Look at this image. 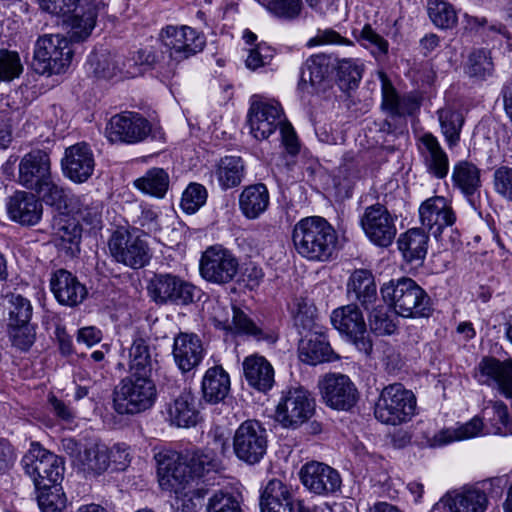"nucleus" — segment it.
Masks as SVG:
<instances>
[{
	"label": "nucleus",
	"mask_w": 512,
	"mask_h": 512,
	"mask_svg": "<svg viewBox=\"0 0 512 512\" xmlns=\"http://www.w3.org/2000/svg\"><path fill=\"white\" fill-rule=\"evenodd\" d=\"M157 397L156 385L149 376L130 375L113 391V408L119 415H134L150 409Z\"/></svg>",
	"instance_id": "39448f33"
},
{
	"label": "nucleus",
	"mask_w": 512,
	"mask_h": 512,
	"mask_svg": "<svg viewBox=\"0 0 512 512\" xmlns=\"http://www.w3.org/2000/svg\"><path fill=\"white\" fill-rule=\"evenodd\" d=\"M206 512H242V509L233 493L219 490L208 499Z\"/></svg>",
	"instance_id": "e2e57ef3"
},
{
	"label": "nucleus",
	"mask_w": 512,
	"mask_h": 512,
	"mask_svg": "<svg viewBox=\"0 0 512 512\" xmlns=\"http://www.w3.org/2000/svg\"><path fill=\"white\" fill-rule=\"evenodd\" d=\"M382 300L404 318H428L433 303L427 292L412 278L390 280L380 287Z\"/></svg>",
	"instance_id": "20e7f679"
},
{
	"label": "nucleus",
	"mask_w": 512,
	"mask_h": 512,
	"mask_svg": "<svg viewBox=\"0 0 512 512\" xmlns=\"http://www.w3.org/2000/svg\"><path fill=\"white\" fill-rule=\"evenodd\" d=\"M428 14L433 24L440 29H453L458 23L454 6L446 0H430Z\"/></svg>",
	"instance_id": "4d7b16f0"
},
{
	"label": "nucleus",
	"mask_w": 512,
	"mask_h": 512,
	"mask_svg": "<svg viewBox=\"0 0 512 512\" xmlns=\"http://www.w3.org/2000/svg\"><path fill=\"white\" fill-rule=\"evenodd\" d=\"M465 71L471 78L486 80L494 72V64L489 50L481 48L473 50L468 57Z\"/></svg>",
	"instance_id": "6e6d98bb"
},
{
	"label": "nucleus",
	"mask_w": 512,
	"mask_h": 512,
	"mask_svg": "<svg viewBox=\"0 0 512 512\" xmlns=\"http://www.w3.org/2000/svg\"><path fill=\"white\" fill-rule=\"evenodd\" d=\"M152 130L150 122L136 112H122L111 117L106 136L112 143L137 144L143 142Z\"/></svg>",
	"instance_id": "a211bd4d"
},
{
	"label": "nucleus",
	"mask_w": 512,
	"mask_h": 512,
	"mask_svg": "<svg viewBox=\"0 0 512 512\" xmlns=\"http://www.w3.org/2000/svg\"><path fill=\"white\" fill-rule=\"evenodd\" d=\"M302 484L316 495L327 496L338 492L342 479L334 468L321 462L306 463L300 470Z\"/></svg>",
	"instance_id": "393cba45"
},
{
	"label": "nucleus",
	"mask_w": 512,
	"mask_h": 512,
	"mask_svg": "<svg viewBox=\"0 0 512 512\" xmlns=\"http://www.w3.org/2000/svg\"><path fill=\"white\" fill-rule=\"evenodd\" d=\"M292 241L301 257L314 262H327L336 251L338 235L325 218L310 216L295 224Z\"/></svg>",
	"instance_id": "7ed1b4c3"
},
{
	"label": "nucleus",
	"mask_w": 512,
	"mask_h": 512,
	"mask_svg": "<svg viewBox=\"0 0 512 512\" xmlns=\"http://www.w3.org/2000/svg\"><path fill=\"white\" fill-rule=\"evenodd\" d=\"M244 175L245 165L240 156L222 157L216 165L215 176L223 190L239 186Z\"/></svg>",
	"instance_id": "a18cd8bd"
},
{
	"label": "nucleus",
	"mask_w": 512,
	"mask_h": 512,
	"mask_svg": "<svg viewBox=\"0 0 512 512\" xmlns=\"http://www.w3.org/2000/svg\"><path fill=\"white\" fill-rule=\"evenodd\" d=\"M416 406L413 392L401 383H393L382 389L374 407V415L381 423L400 425L412 419Z\"/></svg>",
	"instance_id": "0eeeda50"
},
{
	"label": "nucleus",
	"mask_w": 512,
	"mask_h": 512,
	"mask_svg": "<svg viewBox=\"0 0 512 512\" xmlns=\"http://www.w3.org/2000/svg\"><path fill=\"white\" fill-rule=\"evenodd\" d=\"M174 360L182 372H189L198 366L204 356L200 338L193 333H179L173 343Z\"/></svg>",
	"instance_id": "2f4dec72"
},
{
	"label": "nucleus",
	"mask_w": 512,
	"mask_h": 512,
	"mask_svg": "<svg viewBox=\"0 0 512 512\" xmlns=\"http://www.w3.org/2000/svg\"><path fill=\"white\" fill-rule=\"evenodd\" d=\"M75 465L86 474H102L109 467L108 448L99 444L84 447Z\"/></svg>",
	"instance_id": "de8ad7c7"
},
{
	"label": "nucleus",
	"mask_w": 512,
	"mask_h": 512,
	"mask_svg": "<svg viewBox=\"0 0 512 512\" xmlns=\"http://www.w3.org/2000/svg\"><path fill=\"white\" fill-rule=\"evenodd\" d=\"M133 185L145 195L162 199L169 190L170 177L165 169L152 167L144 175L135 179Z\"/></svg>",
	"instance_id": "37998d69"
},
{
	"label": "nucleus",
	"mask_w": 512,
	"mask_h": 512,
	"mask_svg": "<svg viewBox=\"0 0 512 512\" xmlns=\"http://www.w3.org/2000/svg\"><path fill=\"white\" fill-rule=\"evenodd\" d=\"M315 401L302 386L282 391L275 411V419L284 428L296 429L314 414Z\"/></svg>",
	"instance_id": "4468645a"
},
{
	"label": "nucleus",
	"mask_w": 512,
	"mask_h": 512,
	"mask_svg": "<svg viewBox=\"0 0 512 512\" xmlns=\"http://www.w3.org/2000/svg\"><path fill=\"white\" fill-rule=\"evenodd\" d=\"M147 294L159 306H187L195 301L198 289L179 275L154 273L147 282Z\"/></svg>",
	"instance_id": "f8f14e48"
},
{
	"label": "nucleus",
	"mask_w": 512,
	"mask_h": 512,
	"mask_svg": "<svg viewBox=\"0 0 512 512\" xmlns=\"http://www.w3.org/2000/svg\"><path fill=\"white\" fill-rule=\"evenodd\" d=\"M360 178L359 163L351 153L343 157L342 163L333 178L338 193L344 197H351L355 182Z\"/></svg>",
	"instance_id": "3c124183"
},
{
	"label": "nucleus",
	"mask_w": 512,
	"mask_h": 512,
	"mask_svg": "<svg viewBox=\"0 0 512 512\" xmlns=\"http://www.w3.org/2000/svg\"><path fill=\"white\" fill-rule=\"evenodd\" d=\"M178 389L177 380L170 377H166V382L160 385L161 392L171 396L163 406L162 415L170 426L195 427L201 418L197 397L188 389L180 391L179 395L175 396L174 393Z\"/></svg>",
	"instance_id": "9b49d317"
},
{
	"label": "nucleus",
	"mask_w": 512,
	"mask_h": 512,
	"mask_svg": "<svg viewBox=\"0 0 512 512\" xmlns=\"http://www.w3.org/2000/svg\"><path fill=\"white\" fill-rule=\"evenodd\" d=\"M201 390L206 402H222L230 392L229 374L219 365L209 368L203 376Z\"/></svg>",
	"instance_id": "ea45409f"
},
{
	"label": "nucleus",
	"mask_w": 512,
	"mask_h": 512,
	"mask_svg": "<svg viewBox=\"0 0 512 512\" xmlns=\"http://www.w3.org/2000/svg\"><path fill=\"white\" fill-rule=\"evenodd\" d=\"M357 39L364 47L371 49L375 56H383L388 53V41L378 34L370 24L363 26Z\"/></svg>",
	"instance_id": "0e129e2a"
},
{
	"label": "nucleus",
	"mask_w": 512,
	"mask_h": 512,
	"mask_svg": "<svg viewBox=\"0 0 512 512\" xmlns=\"http://www.w3.org/2000/svg\"><path fill=\"white\" fill-rule=\"evenodd\" d=\"M61 168L63 175L74 183L88 181L95 169V157L91 147L85 142L67 147L61 160Z\"/></svg>",
	"instance_id": "5701e85b"
},
{
	"label": "nucleus",
	"mask_w": 512,
	"mask_h": 512,
	"mask_svg": "<svg viewBox=\"0 0 512 512\" xmlns=\"http://www.w3.org/2000/svg\"><path fill=\"white\" fill-rule=\"evenodd\" d=\"M298 357L301 362L312 366L338 359L328 336L323 332L311 331L300 339Z\"/></svg>",
	"instance_id": "c85d7f7f"
},
{
	"label": "nucleus",
	"mask_w": 512,
	"mask_h": 512,
	"mask_svg": "<svg viewBox=\"0 0 512 512\" xmlns=\"http://www.w3.org/2000/svg\"><path fill=\"white\" fill-rule=\"evenodd\" d=\"M89 72L98 79H112L122 74L119 58L110 53H92L87 60Z\"/></svg>",
	"instance_id": "864d4df0"
},
{
	"label": "nucleus",
	"mask_w": 512,
	"mask_h": 512,
	"mask_svg": "<svg viewBox=\"0 0 512 512\" xmlns=\"http://www.w3.org/2000/svg\"><path fill=\"white\" fill-rule=\"evenodd\" d=\"M269 203V191L263 183L246 186L239 196V208L250 220L259 218L268 209Z\"/></svg>",
	"instance_id": "58836bf2"
},
{
	"label": "nucleus",
	"mask_w": 512,
	"mask_h": 512,
	"mask_svg": "<svg viewBox=\"0 0 512 512\" xmlns=\"http://www.w3.org/2000/svg\"><path fill=\"white\" fill-rule=\"evenodd\" d=\"M398 313L388 304L374 305L368 311V323L371 332L379 336H389L398 328Z\"/></svg>",
	"instance_id": "49530a36"
},
{
	"label": "nucleus",
	"mask_w": 512,
	"mask_h": 512,
	"mask_svg": "<svg viewBox=\"0 0 512 512\" xmlns=\"http://www.w3.org/2000/svg\"><path fill=\"white\" fill-rule=\"evenodd\" d=\"M217 327L231 333L252 337L256 341H265L269 344H274L278 339L274 331L257 326L244 311L237 307H233L232 324L227 321L219 322Z\"/></svg>",
	"instance_id": "c9c22d12"
},
{
	"label": "nucleus",
	"mask_w": 512,
	"mask_h": 512,
	"mask_svg": "<svg viewBox=\"0 0 512 512\" xmlns=\"http://www.w3.org/2000/svg\"><path fill=\"white\" fill-rule=\"evenodd\" d=\"M493 187L501 197L512 201V167L501 166L494 171Z\"/></svg>",
	"instance_id": "338daca9"
},
{
	"label": "nucleus",
	"mask_w": 512,
	"mask_h": 512,
	"mask_svg": "<svg viewBox=\"0 0 512 512\" xmlns=\"http://www.w3.org/2000/svg\"><path fill=\"white\" fill-rule=\"evenodd\" d=\"M398 248L407 262H422L428 251L429 233L422 227H415L402 233Z\"/></svg>",
	"instance_id": "a19ab883"
},
{
	"label": "nucleus",
	"mask_w": 512,
	"mask_h": 512,
	"mask_svg": "<svg viewBox=\"0 0 512 512\" xmlns=\"http://www.w3.org/2000/svg\"><path fill=\"white\" fill-rule=\"evenodd\" d=\"M347 296L358 306L369 311L378 302L377 285L371 270L359 268L352 271L346 284Z\"/></svg>",
	"instance_id": "cd10ccee"
},
{
	"label": "nucleus",
	"mask_w": 512,
	"mask_h": 512,
	"mask_svg": "<svg viewBox=\"0 0 512 512\" xmlns=\"http://www.w3.org/2000/svg\"><path fill=\"white\" fill-rule=\"evenodd\" d=\"M23 64L17 51L0 49V81L10 82L23 72Z\"/></svg>",
	"instance_id": "bf43d9fd"
},
{
	"label": "nucleus",
	"mask_w": 512,
	"mask_h": 512,
	"mask_svg": "<svg viewBox=\"0 0 512 512\" xmlns=\"http://www.w3.org/2000/svg\"><path fill=\"white\" fill-rule=\"evenodd\" d=\"M207 190L199 183H190L184 190L180 206L187 214H194L207 201Z\"/></svg>",
	"instance_id": "680f3d73"
},
{
	"label": "nucleus",
	"mask_w": 512,
	"mask_h": 512,
	"mask_svg": "<svg viewBox=\"0 0 512 512\" xmlns=\"http://www.w3.org/2000/svg\"><path fill=\"white\" fill-rule=\"evenodd\" d=\"M36 195L31 191H16L10 196L7 202L9 218L21 226L37 225L43 214V200Z\"/></svg>",
	"instance_id": "a878e982"
},
{
	"label": "nucleus",
	"mask_w": 512,
	"mask_h": 512,
	"mask_svg": "<svg viewBox=\"0 0 512 512\" xmlns=\"http://www.w3.org/2000/svg\"><path fill=\"white\" fill-rule=\"evenodd\" d=\"M51 166L50 154L42 149H34L20 159L17 182L40 196L47 205L61 210L67 206V196L57 183Z\"/></svg>",
	"instance_id": "f03ea898"
},
{
	"label": "nucleus",
	"mask_w": 512,
	"mask_h": 512,
	"mask_svg": "<svg viewBox=\"0 0 512 512\" xmlns=\"http://www.w3.org/2000/svg\"><path fill=\"white\" fill-rule=\"evenodd\" d=\"M436 113L441 133L448 148L456 147L460 142L461 131L465 123L462 111L451 106H445L438 109Z\"/></svg>",
	"instance_id": "c03bdc74"
},
{
	"label": "nucleus",
	"mask_w": 512,
	"mask_h": 512,
	"mask_svg": "<svg viewBox=\"0 0 512 512\" xmlns=\"http://www.w3.org/2000/svg\"><path fill=\"white\" fill-rule=\"evenodd\" d=\"M239 271L238 258L222 245L205 249L199 261L201 277L209 283L225 285L234 280Z\"/></svg>",
	"instance_id": "2eb2a0df"
},
{
	"label": "nucleus",
	"mask_w": 512,
	"mask_h": 512,
	"mask_svg": "<svg viewBox=\"0 0 512 512\" xmlns=\"http://www.w3.org/2000/svg\"><path fill=\"white\" fill-rule=\"evenodd\" d=\"M157 476L163 490L204 498L216 478V462L210 452L195 450L185 455L172 450L155 454Z\"/></svg>",
	"instance_id": "f257e3e1"
},
{
	"label": "nucleus",
	"mask_w": 512,
	"mask_h": 512,
	"mask_svg": "<svg viewBox=\"0 0 512 512\" xmlns=\"http://www.w3.org/2000/svg\"><path fill=\"white\" fill-rule=\"evenodd\" d=\"M50 289L58 303L68 307L78 306L88 294L85 285L66 269H58L52 273Z\"/></svg>",
	"instance_id": "bb28decb"
},
{
	"label": "nucleus",
	"mask_w": 512,
	"mask_h": 512,
	"mask_svg": "<svg viewBox=\"0 0 512 512\" xmlns=\"http://www.w3.org/2000/svg\"><path fill=\"white\" fill-rule=\"evenodd\" d=\"M128 368L130 375L151 377L154 363V348L150 345L149 339L140 335L133 336L132 343L128 349Z\"/></svg>",
	"instance_id": "e433bc0d"
},
{
	"label": "nucleus",
	"mask_w": 512,
	"mask_h": 512,
	"mask_svg": "<svg viewBox=\"0 0 512 512\" xmlns=\"http://www.w3.org/2000/svg\"><path fill=\"white\" fill-rule=\"evenodd\" d=\"M331 70V58L325 54L310 56L301 66L298 88L309 91V88L317 91L328 77Z\"/></svg>",
	"instance_id": "f704fd0d"
},
{
	"label": "nucleus",
	"mask_w": 512,
	"mask_h": 512,
	"mask_svg": "<svg viewBox=\"0 0 512 512\" xmlns=\"http://www.w3.org/2000/svg\"><path fill=\"white\" fill-rule=\"evenodd\" d=\"M396 220L397 216L386 206L375 203L364 209L359 223L370 242L379 247H388L397 234Z\"/></svg>",
	"instance_id": "dca6fc26"
},
{
	"label": "nucleus",
	"mask_w": 512,
	"mask_h": 512,
	"mask_svg": "<svg viewBox=\"0 0 512 512\" xmlns=\"http://www.w3.org/2000/svg\"><path fill=\"white\" fill-rule=\"evenodd\" d=\"M296 503L292 487L279 479H271L260 496L261 512H295Z\"/></svg>",
	"instance_id": "c756f323"
},
{
	"label": "nucleus",
	"mask_w": 512,
	"mask_h": 512,
	"mask_svg": "<svg viewBox=\"0 0 512 512\" xmlns=\"http://www.w3.org/2000/svg\"><path fill=\"white\" fill-rule=\"evenodd\" d=\"M476 377L482 384H497L506 398H512V362L508 367L494 357H484L477 366Z\"/></svg>",
	"instance_id": "473e14b6"
},
{
	"label": "nucleus",
	"mask_w": 512,
	"mask_h": 512,
	"mask_svg": "<svg viewBox=\"0 0 512 512\" xmlns=\"http://www.w3.org/2000/svg\"><path fill=\"white\" fill-rule=\"evenodd\" d=\"M72 57L73 51L65 36L45 34L35 43L33 68L41 75L61 74L70 66Z\"/></svg>",
	"instance_id": "6e6552de"
},
{
	"label": "nucleus",
	"mask_w": 512,
	"mask_h": 512,
	"mask_svg": "<svg viewBox=\"0 0 512 512\" xmlns=\"http://www.w3.org/2000/svg\"><path fill=\"white\" fill-rule=\"evenodd\" d=\"M483 428V422L480 418L474 417L470 421L462 424L455 429H445L433 437V446H442L453 441L470 439L478 436Z\"/></svg>",
	"instance_id": "5fc2aeb1"
},
{
	"label": "nucleus",
	"mask_w": 512,
	"mask_h": 512,
	"mask_svg": "<svg viewBox=\"0 0 512 512\" xmlns=\"http://www.w3.org/2000/svg\"><path fill=\"white\" fill-rule=\"evenodd\" d=\"M105 8L103 0H90L78 5L75 10L66 15L64 25L72 42L87 40L96 26L97 18Z\"/></svg>",
	"instance_id": "b1692460"
},
{
	"label": "nucleus",
	"mask_w": 512,
	"mask_h": 512,
	"mask_svg": "<svg viewBox=\"0 0 512 512\" xmlns=\"http://www.w3.org/2000/svg\"><path fill=\"white\" fill-rule=\"evenodd\" d=\"M160 211L154 205L141 202L132 207L129 212V219L132 227L137 228L142 235H149L160 231Z\"/></svg>",
	"instance_id": "09e8293b"
},
{
	"label": "nucleus",
	"mask_w": 512,
	"mask_h": 512,
	"mask_svg": "<svg viewBox=\"0 0 512 512\" xmlns=\"http://www.w3.org/2000/svg\"><path fill=\"white\" fill-rule=\"evenodd\" d=\"M330 319L333 327L358 352L366 358L372 357L373 341L360 306L350 303L338 307L332 311Z\"/></svg>",
	"instance_id": "9d476101"
},
{
	"label": "nucleus",
	"mask_w": 512,
	"mask_h": 512,
	"mask_svg": "<svg viewBox=\"0 0 512 512\" xmlns=\"http://www.w3.org/2000/svg\"><path fill=\"white\" fill-rule=\"evenodd\" d=\"M363 74V65L358 60L347 58L337 62L336 75L338 85L343 91L358 87Z\"/></svg>",
	"instance_id": "13d9d810"
},
{
	"label": "nucleus",
	"mask_w": 512,
	"mask_h": 512,
	"mask_svg": "<svg viewBox=\"0 0 512 512\" xmlns=\"http://www.w3.org/2000/svg\"><path fill=\"white\" fill-rule=\"evenodd\" d=\"M61 484L36 488V500L41 512H63L66 509L67 497Z\"/></svg>",
	"instance_id": "603ef678"
},
{
	"label": "nucleus",
	"mask_w": 512,
	"mask_h": 512,
	"mask_svg": "<svg viewBox=\"0 0 512 512\" xmlns=\"http://www.w3.org/2000/svg\"><path fill=\"white\" fill-rule=\"evenodd\" d=\"M283 111L279 103L263 100L252 101L247 114L251 135L259 141L266 140L283 125Z\"/></svg>",
	"instance_id": "4be33fe9"
},
{
	"label": "nucleus",
	"mask_w": 512,
	"mask_h": 512,
	"mask_svg": "<svg viewBox=\"0 0 512 512\" xmlns=\"http://www.w3.org/2000/svg\"><path fill=\"white\" fill-rule=\"evenodd\" d=\"M448 494L451 495L454 512H485L487 510L488 496L477 484L464 486Z\"/></svg>",
	"instance_id": "79ce46f5"
},
{
	"label": "nucleus",
	"mask_w": 512,
	"mask_h": 512,
	"mask_svg": "<svg viewBox=\"0 0 512 512\" xmlns=\"http://www.w3.org/2000/svg\"><path fill=\"white\" fill-rule=\"evenodd\" d=\"M162 41L170 58L180 62L201 52L206 45L203 33L189 26H167L162 31Z\"/></svg>",
	"instance_id": "6ab92c4d"
},
{
	"label": "nucleus",
	"mask_w": 512,
	"mask_h": 512,
	"mask_svg": "<svg viewBox=\"0 0 512 512\" xmlns=\"http://www.w3.org/2000/svg\"><path fill=\"white\" fill-rule=\"evenodd\" d=\"M111 257L131 269L149 264L152 254L148 242L135 227H117L108 240Z\"/></svg>",
	"instance_id": "423d86ee"
},
{
	"label": "nucleus",
	"mask_w": 512,
	"mask_h": 512,
	"mask_svg": "<svg viewBox=\"0 0 512 512\" xmlns=\"http://www.w3.org/2000/svg\"><path fill=\"white\" fill-rule=\"evenodd\" d=\"M262 5L274 16L288 21L299 18L303 10L302 0H268Z\"/></svg>",
	"instance_id": "052dcab7"
},
{
	"label": "nucleus",
	"mask_w": 512,
	"mask_h": 512,
	"mask_svg": "<svg viewBox=\"0 0 512 512\" xmlns=\"http://www.w3.org/2000/svg\"><path fill=\"white\" fill-rule=\"evenodd\" d=\"M421 227L437 240H443V232L456 222V213L451 203L443 196H432L424 200L418 209Z\"/></svg>",
	"instance_id": "412c9836"
},
{
	"label": "nucleus",
	"mask_w": 512,
	"mask_h": 512,
	"mask_svg": "<svg viewBox=\"0 0 512 512\" xmlns=\"http://www.w3.org/2000/svg\"><path fill=\"white\" fill-rule=\"evenodd\" d=\"M419 153L427 172L437 179H443L449 172V158L439 140L430 132L419 138Z\"/></svg>",
	"instance_id": "7c9ffc66"
},
{
	"label": "nucleus",
	"mask_w": 512,
	"mask_h": 512,
	"mask_svg": "<svg viewBox=\"0 0 512 512\" xmlns=\"http://www.w3.org/2000/svg\"><path fill=\"white\" fill-rule=\"evenodd\" d=\"M453 185L473 204L482 186L481 170L467 160L458 161L452 170Z\"/></svg>",
	"instance_id": "4c0bfd02"
},
{
	"label": "nucleus",
	"mask_w": 512,
	"mask_h": 512,
	"mask_svg": "<svg viewBox=\"0 0 512 512\" xmlns=\"http://www.w3.org/2000/svg\"><path fill=\"white\" fill-rule=\"evenodd\" d=\"M7 334L12 345L27 351L36 339V324L32 322L33 306L29 299L20 294L7 296Z\"/></svg>",
	"instance_id": "1a4fd4ad"
},
{
	"label": "nucleus",
	"mask_w": 512,
	"mask_h": 512,
	"mask_svg": "<svg viewBox=\"0 0 512 512\" xmlns=\"http://www.w3.org/2000/svg\"><path fill=\"white\" fill-rule=\"evenodd\" d=\"M243 373L248 385L266 393L274 385V369L263 356L250 355L243 361Z\"/></svg>",
	"instance_id": "72a5a7b5"
},
{
	"label": "nucleus",
	"mask_w": 512,
	"mask_h": 512,
	"mask_svg": "<svg viewBox=\"0 0 512 512\" xmlns=\"http://www.w3.org/2000/svg\"><path fill=\"white\" fill-rule=\"evenodd\" d=\"M318 386L326 405L338 411L351 410L359 399L355 384L344 374H326L319 380Z\"/></svg>",
	"instance_id": "aec40b11"
},
{
	"label": "nucleus",
	"mask_w": 512,
	"mask_h": 512,
	"mask_svg": "<svg viewBox=\"0 0 512 512\" xmlns=\"http://www.w3.org/2000/svg\"><path fill=\"white\" fill-rule=\"evenodd\" d=\"M21 465L32 479L35 488L62 483L64 479L63 459L43 448L38 442L31 443L29 450L22 457Z\"/></svg>",
	"instance_id": "ddd939ff"
},
{
	"label": "nucleus",
	"mask_w": 512,
	"mask_h": 512,
	"mask_svg": "<svg viewBox=\"0 0 512 512\" xmlns=\"http://www.w3.org/2000/svg\"><path fill=\"white\" fill-rule=\"evenodd\" d=\"M274 57V50L266 43H259L255 48L250 50L246 59V66L251 70L270 64Z\"/></svg>",
	"instance_id": "774afa93"
},
{
	"label": "nucleus",
	"mask_w": 512,
	"mask_h": 512,
	"mask_svg": "<svg viewBox=\"0 0 512 512\" xmlns=\"http://www.w3.org/2000/svg\"><path fill=\"white\" fill-rule=\"evenodd\" d=\"M70 212L74 213L79 220L93 228L98 227L102 221L103 205L101 201L93 200L87 195L74 196L69 199Z\"/></svg>",
	"instance_id": "8fccbe9b"
},
{
	"label": "nucleus",
	"mask_w": 512,
	"mask_h": 512,
	"mask_svg": "<svg viewBox=\"0 0 512 512\" xmlns=\"http://www.w3.org/2000/svg\"><path fill=\"white\" fill-rule=\"evenodd\" d=\"M267 443V432L261 423L246 420L235 431L233 449L239 460L254 465L266 454Z\"/></svg>",
	"instance_id": "f3484780"
},
{
	"label": "nucleus",
	"mask_w": 512,
	"mask_h": 512,
	"mask_svg": "<svg viewBox=\"0 0 512 512\" xmlns=\"http://www.w3.org/2000/svg\"><path fill=\"white\" fill-rule=\"evenodd\" d=\"M294 305L295 310L293 313L295 326L303 330L311 331L316 318L317 309L315 305L305 298H296Z\"/></svg>",
	"instance_id": "69168bd1"
}]
</instances>
